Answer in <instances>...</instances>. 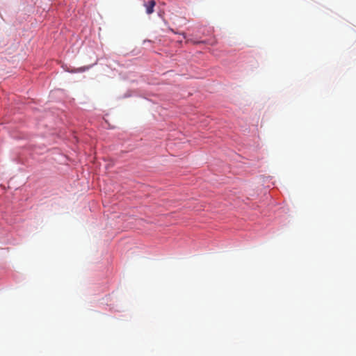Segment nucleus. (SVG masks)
Listing matches in <instances>:
<instances>
[{
  "instance_id": "nucleus-1",
  "label": "nucleus",
  "mask_w": 356,
  "mask_h": 356,
  "mask_svg": "<svg viewBox=\"0 0 356 356\" xmlns=\"http://www.w3.org/2000/svg\"><path fill=\"white\" fill-rule=\"evenodd\" d=\"M155 5L156 1L154 0H151L147 3L145 4V6L146 7V13L148 15H150L154 12V8Z\"/></svg>"
}]
</instances>
